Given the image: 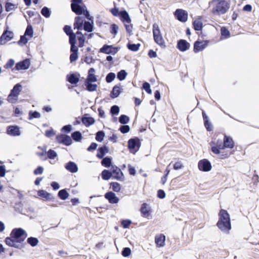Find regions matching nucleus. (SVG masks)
Returning <instances> with one entry per match:
<instances>
[{
	"label": "nucleus",
	"instance_id": "1",
	"mask_svg": "<svg viewBox=\"0 0 259 259\" xmlns=\"http://www.w3.org/2000/svg\"><path fill=\"white\" fill-rule=\"evenodd\" d=\"M27 237V233L22 228H14L10 235L5 239L6 244L11 247L22 249L24 246V241Z\"/></svg>",
	"mask_w": 259,
	"mask_h": 259
},
{
	"label": "nucleus",
	"instance_id": "2",
	"mask_svg": "<svg viewBox=\"0 0 259 259\" xmlns=\"http://www.w3.org/2000/svg\"><path fill=\"white\" fill-rule=\"evenodd\" d=\"M26 14L29 16L28 19L26 15H24V17L26 18L27 22V26L23 34L20 36V38L17 41H13L9 44H17L21 47L25 46L29 40L32 38V25L31 24L30 18L32 17V11L29 10L26 11Z\"/></svg>",
	"mask_w": 259,
	"mask_h": 259
},
{
	"label": "nucleus",
	"instance_id": "3",
	"mask_svg": "<svg viewBox=\"0 0 259 259\" xmlns=\"http://www.w3.org/2000/svg\"><path fill=\"white\" fill-rule=\"evenodd\" d=\"M219 217L217 226L222 231L228 233L231 229L229 214L226 210L222 209L219 212Z\"/></svg>",
	"mask_w": 259,
	"mask_h": 259
},
{
	"label": "nucleus",
	"instance_id": "4",
	"mask_svg": "<svg viewBox=\"0 0 259 259\" xmlns=\"http://www.w3.org/2000/svg\"><path fill=\"white\" fill-rule=\"evenodd\" d=\"M217 2L215 7L212 10L214 14H223L227 12L229 9V4L226 0H213Z\"/></svg>",
	"mask_w": 259,
	"mask_h": 259
},
{
	"label": "nucleus",
	"instance_id": "5",
	"mask_svg": "<svg viewBox=\"0 0 259 259\" xmlns=\"http://www.w3.org/2000/svg\"><path fill=\"white\" fill-rule=\"evenodd\" d=\"M152 31L155 42L161 47L164 48L165 47V41L157 24L154 23L153 25Z\"/></svg>",
	"mask_w": 259,
	"mask_h": 259
},
{
	"label": "nucleus",
	"instance_id": "6",
	"mask_svg": "<svg viewBox=\"0 0 259 259\" xmlns=\"http://www.w3.org/2000/svg\"><path fill=\"white\" fill-rule=\"evenodd\" d=\"M14 35L12 31L9 30L8 28L5 30L0 36V45H4L8 41L11 40L14 38Z\"/></svg>",
	"mask_w": 259,
	"mask_h": 259
},
{
	"label": "nucleus",
	"instance_id": "7",
	"mask_svg": "<svg viewBox=\"0 0 259 259\" xmlns=\"http://www.w3.org/2000/svg\"><path fill=\"white\" fill-rule=\"evenodd\" d=\"M6 133L13 137L19 136L21 134L20 127L16 124L8 126L6 128Z\"/></svg>",
	"mask_w": 259,
	"mask_h": 259
},
{
	"label": "nucleus",
	"instance_id": "8",
	"mask_svg": "<svg viewBox=\"0 0 259 259\" xmlns=\"http://www.w3.org/2000/svg\"><path fill=\"white\" fill-rule=\"evenodd\" d=\"M209 41L205 40H197L194 44L193 51L195 53L202 51L208 45Z\"/></svg>",
	"mask_w": 259,
	"mask_h": 259
},
{
	"label": "nucleus",
	"instance_id": "9",
	"mask_svg": "<svg viewBox=\"0 0 259 259\" xmlns=\"http://www.w3.org/2000/svg\"><path fill=\"white\" fill-rule=\"evenodd\" d=\"M112 176L115 179L122 181L124 180V176L121 169L116 166H112L111 168Z\"/></svg>",
	"mask_w": 259,
	"mask_h": 259
},
{
	"label": "nucleus",
	"instance_id": "10",
	"mask_svg": "<svg viewBox=\"0 0 259 259\" xmlns=\"http://www.w3.org/2000/svg\"><path fill=\"white\" fill-rule=\"evenodd\" d=\"M178 20L182 22H186L188 19V13L182 9H177L174 14Z\"/></svg>",
	"mask_w": 259,
	"mask_h": 259
},
{
	"label": "nucleus",
	"instance_id": "11",
	"mask_svg": "<svg viewBox=\"0 0 259 259\" xmlns=\"http://www.w3.org/2000/svg\"><path fill=\"white\" fill-rule=\"evenodd\" d=\"M198 166L200 170L203 171H208L211 169V163L208 160L206 159H204L199 161L198 162Z\"/></svg>",
	"mask_w": 259,
	"mask_h": 259
},
{
	"label": "nucleus",
	"instance_id": "12",
	"mask_svg": "<svg viewBox=\"0 0 259 259\" xmlns=\"http://www.w3.org/2000/svg\"><path fill=\"white\" fill-rule=\"evenodd\" d=\"M234 144L233 139L230 137L225 136L224 139V144L222 145L221 144H220L219 148L220 149H231L234 147Z\"/></svg>",
	"mask_w": 259,
	"mask_h": 259
},
{
	"label": "nucleus",
	"instance_id": "13",
	"mask_svg": "<svg viewBox=\"0 0 259 259\" xmlns=\"http://www.w3.org/2000/svg\"><path fill=\"white\" fill-rule=\"evenodd\" d=\"M56 139L59 143H63L67 146L71 145L72 143L71 138L67 135H61L58 136Z\"/></svg>",
	"mask_w": 259,
	"mask_h": 259
},
{
	"label": "nucleus",
	"instance_id": "14",
	"mask_svg": "<svg viewBox=\"0 0 259 259\" xmlns=\"http://www.w3.org/2000/svg\"><path fill=\"white\" fill-rule=\"evenodd\" d=\"M100 51L106 54H115L118 52V49L112 46L104 45Z\"/></svg>",
	"mask_w": 259,
	"mask_h": 259
},
{
	"label": "nucleus",
	"instance_id": "15",
	"mask_svg": "<svg viewBox=\"0 0 259 259\" xmlns=\"http://www.w3.org/2000/svg\"><path fill=\"white\" fill-rule=\"evenodd\" d=\"M190 47V44L186 40L181 39L178 41L177 48L182 52H185L188 50Z\"/></svg>",
	"mask_w": 259,
	"mask_h": 259
},
{
	"label": "nucleus",
	"instance_id": "16",
	"mask_svg": "<svg viewBox=\"0 0 259 259\" xmlns=\"http://www.w3.org/2000/svg\"><path fill=\"white\" fill-rule=\"evenodd\" d=\"M105 197L110 203H117L119 201V199L116 196L115 194L112 192L106 193Z\"/></svg>",
	"mask_w": 259,
	"mask_h": 259
},
{
	"label": "nucleus",
	"instance_id": "17",
	"mask_svg": "<svg viewBox=\"0 0 259 259\" xmlns=\"http://www.w3.org/2000/svg\"><path fill=\"white\" fill-rule=\"evenodd\" d=\"M79 74L77 73H72L67 76V80L72 84H76L79 81Z\"/></svg>",
	"mask_w": 259,
	"mask_h": 259
},
{
	"label": "nucleus",
	"instance_id": "18",
	"mask_svg": "<svg viewBox=\"0 0 259 259\" xmlns=\"http://www.w3.org/2000/svg\"><path fill=\"white\" fill-rule=\"evenodd\" d=\"M4 66L6 69L11 68L12 72L16 73L17 71L27 70L30 66Z\"/></svg>",
	"mask_w": 259,
	"mask_h": 259
},
{
	"label": "nucleus",
	"instance_id": "19",
	"mask_svg": "<svg viewBox=\"0 0 259 259\" xmlns=\"http://www.w3.org/2000/svg\"><path fill=\"white\" fill-rule=\"evenodd\" d=\"M65 168L71 172L75 173L78 171V167L75 163L70 161L66 163L65 166Z\"/></svg>",
	"mask_w": 259,
	"mask_h": 259
},
{
	"label": "nucleus",
	"instance_id": "20",
	"mask_svg": "<svg viewBox=\"0 0 259 259\" xmlns=\"http://www.w3.org/2000/svg\"><path fill=\"white\" fill-rule=\"evenodd\" d=\"M71 7L73 12L75 13L77 15L82 14L84 10L83 7L79 6L78 4L71 3Z\"/></svg>",
	"mask_w": 259,
	"mask_h": 259
},
{
	"label": "nucleus",
	"instance_id": "21",
	"mask_svg": "<svg viewBox=\"0 0 259 259\" xmlns=\"http://www.w3.org/2000/svg\"><path fill=\"white\" fill-rule=\"evenodd\" d=\"M149 211V208L147 207V205L146 203H144L142 205L141 212L143 217L148 218V219H150L151 215Z\"/></svg>",
	"mask_w": 259,
	"mask_h": 259
},
{
	"label": "nucleus",
	"instance_id": "22",
	"mask_svg": "<svg viewBox=\"0 0 259 259\" xmlns=\"http://www.w3.org/2000/svg\"><path fill=\"white\" fill-rule=\"evenodd\" d=\"M165 240V237L163 234H160L155 237V243L159 247L164 246Z\"/></svg>",
	"mask_w": 259,
	"mask_h": 259
},
{
	"label": "nucleus",
	"instance_id": "23",
	"mask_svg": "<svg viewBox=\"0 0 259 259\" xmlns=\"http://www.w3.org/2000/svg\"><path fill=\"white\" fill-rule=\"evenodd\" d=\"M119 16H120L122 21L123 22H126L127 24H130L131 20L127 12L125 11H122L119 12Z\"/></svg>",
	"mask_w": 259,
	"mask_h": 259
},
{
	"label": "nucleus",
	"instance_id": "24",
	"mask_svg": "<svg viewBox=\"0 0 259 259\" xmlns=\"http://www.w3.org/2000/svg\"><path fill=\"white\" fill-rule=\"evenodd\" d=\"M83 20L80 17H76L75 19V23L74 24V29L80 30L82 29L83 23Z\"/></svg>",
	"mask_w": 259,
	"mask_h": 259
},
{
	"label": "nucleus",
	"instance_id": "25",
	"mask_svg": "<svg viewBox=\"0 0 259 259\" xmlns=\"http://www.w3.org/2000/svg\"><path fill=\"white\" fill-rule=\"evenodd\" d=\"M95 70L93 68H91L89 71V74L85 82H96L97 81V77L94 74Z\"/></svg>",
	"mask_w": 259,
	"mask_h": 259
},
{
	"label": "nucleus",
	"instance_id": "26",
	"mask_svg": "<svg viewBox=\"0 0 259 259\" xmlns=\"http://www.w3.org/2000/svg\"><path fill=\"white\" fill-rule=\"evenodd\" d=\"M18 4H15L7 0L5 3V11L7 12H10L12 10L17 8Z\"/></svg>",
	"mask_w": 259,
	"mask_h": 259
},
{
	"label": "nucleus",
	"instance_id": "27",
	"mask_svg": "<svg viewBox=\"0 0 259 259\" xmlns=\"http://www.w3.org/2000/svg\"><path fill=\"white\" fill-rule=\"evenodd\" d=\"M193 26L195 30L199 31L201 30L203 24L201 20V18L199 17L198 18L195 20L193 22Z\"/></svg>",
	"mask_w": 259,
	"mask_h": 259
},
{
	"label": "nucleus",
	"instance_id": "28",
	"mask_svg": "<svg viewBox=\"0 0 259 259\" xmlns=\"http://www.w3.org/2000/svg\"><path fill=\"white\" fill-rule=\"evenodd\" d=\"M22 85L20 83H17L15 84L12 89L11 90L10 92L15 94V96L17 95L19 96L20 93L22 91Z\"/></svg>",
	"mask_w": 259,
	"mask_h": 259
},
{
	"label": "nucleus",
	"instance_id": "29",
	"mask_svg": "<svg viewBox=\"0 0 259 259\" xmlns=\"http://www.w3.org/2000/svg\"><path fill=\"white\" fill-rule=\"evenodd\" d=\"M120 94V88L119 86L115 85L113 87L111 94L110 97L112 98H115L119 96Z\"/></svg>",
	"mask_w": 259,
	"mask_h": 259
},
{
	"label": "nucleus",
	"instance_id": "30",
	"mask_svg": "<svg viewBox=\"0 0 259 259\" xmlns=\"http://www.w3.org/2000/svg\"><path fill=\"white\" fill-rule=\"evenodd\" d=\"M108 149L106 147L103 146L100 147L98 150L97 156L99 158H102L105 155V153L108 152Z\"/></svg>",
	"mask_w": 259,
	"mask_h": 259
},
{
	"label": "nucleus",
	"instance_id": "31",
	"mask_svg": "<svg viewBox=\"0 0 259 259\" xmlns=\"http://www.w3.org/2000/svg\"><path fill=\"white\" fill-rule=\"evenodd\" d=\"M82 122L85 126H89L94 123L95 120L93 117H83L82 118Z\"/></svg>",
	"mask_w": 259,
	"mask_h": 259
},
{
	"label": "nucleus",
	"instance_id": "32",
	"mask_svg": "<svg viewBox=\"0 0 259 259\" xmlns=\"http://www.w3.org/2000/svg\"><path fill=\"white\" fill-rule=\"evenodd\" d=\"M15 94L12 93L10 92L7 97V101L12 104L16 103L18 100V96L17 95L16 96L15 95Z\"/></svg>",
	"mask_w": 259,
	"mask_h": 259
},
{
	"label": "nucleus",
	"instance_id": "33",
	"mask_svg": "<svg viewBox=\"0 0 259 259\" xmlns=\"http://www.w3.org/2000/svg\"><path fill=\"white\" fill-rule=\"evenodd\" d=\"M139 141L134 139H130L128 142V146L129 149L131 150L135 149L138 146Z\"/></svg>",
	"mask_w": 259,
	"mask_h": 259
},
{
	"label": "nucleus",
	"instance_id": "34",
	"mask_svg": "<svg viewBox=\"0 0 259 259\" xmlns=\"http://www.w3.org/2000/svg\"><path fill=\"white\" fill-rule=\"evenodd\" d=\"M0 163H2V164L0 165V177L3 178L5 176L6 172H9L10 170H6V166L3 164V162L2 161L0 160Z\"/></svg>",
	"mask_w": 259,
	"mask_h": 259
},
{
	"label": "nucleus",
	"instance_id": "35",
	"mask_svg": "<svg viewBox=\"0 0 259 259\" xmlns=\"http://www.w3.org/2000/svg\"><path fill=\"white\" fill-rule=\"evenodd\" d=\"M101 175L103 179L105 180H108L112 177L111 171H109L106 169L103 170Z\"/></svg>",
	"mask_w": 259,
	"mask_h": 259
},
{
	"label": "nucleus",
	"instance_id": "36",
	"mask_svg": "<svg viewBox=\"0 0 259 259\" xmlns=\"http://www.w3.org/2000/svg\"><path fill=\"white\" fill-rule=\"evenodd\" d=\"M58 196L62 200H65L68 197L69 194L65 189H63L59 192Z\"/></svg>",
	"mask_w": 259,
	"mask_h": 259
},
{
	"label": "nucleus",
	"instance_id": "37",
	"mask_svg": "<svg viewBox=\"0 0 259 259\" xmlns=\"http://www.w3.org/2000/svg\"><path fill=\"white\" fill-rule=\"evenodd\" d=\"M77 39L79 41V46L81 47L83 46L84 41V37L83 35L79 31L76 32Z\"/></svg>",
	"mask_w": 259,
	"mask_h": 259
},
{
	"label": "nucleus",
	"instance_id": "38",
	"mask_svg": "<svg viewBox=\"0 0 259 259\" xmlns=\"http://www.w3.org/2000/svg\"><path fill=\"white\" fill-rule=\"evenodd\" d=\"M39 196L42 197L46 199H50L51 194L44 190H40L38 192Z\"/></svg>",
	"mask_w": 259,
	"mask_h": 259
},
{
	"label": "nucleus",
	"instance_id": "39",
	"mask_svg": "<svg viewBox=\"0 0 259 259\" xmlns=\"http://www.w3.org/2000/svg\"><path fill=\"white\" fill-rule=\"evenodd\" d=\"M71 136L73 139L75 141H79L82 138L81 134L79 132H75L73 133Z\"/></svg>",
	"mask_w": 259,
	"mask_h": 259
},
{
	"label": "nucleus",
	"instance_id": "40",
	"mask_svg": "<svg viewBox=\"0 0 259 259\" xmlns=\"http://www.w3.org/2000/svg\"><path fill=\"white\" fill-rule=\"evenodd\" d=\"M101 163L105 167H109L111 163V159L109 157H106L102 160Z\"/></svg>",
	"mask_w": 259,
	"mask_h": 259
},
{
	"label": "nucleus",
	"instance_id": "41",
	"mask_svg": "<svg viewBox=\"0 0 259 259\" xmlns=\"http://www.w3.org/2000/svg\"><path fill=\"white\" fill-rule=\"evenodd\" d=\"M87 90L90 92H93L96 90L97 85L96 84H92L90 82H85Z\"/></svg>",
	"mask_w": 259,
	"mask_h": 259
},
{
	"label": "nucleus",
	"instance_id": "42",
	"mask_svg": "<svg viewBox=\"0 0 259 259\" xmlns=\"http://www.w3.org/2000/svg\"><path fill=\"white\" fill-rule=\"evenodd\" d=\"M127 75V73L125 70H122L117 73V78L119 80H124Z\"/></svg>",
	"mask_w": 259,
	"mask_h": 259
},
{
	"label": "nucleus",
	"instance_id": "43",
	"mask_svg": "<svg viewBox=\"0 0 259 259\" xmlns=\"http://www.w3.org/2000/svg\"><path fill=\"white\" fill-rule=\"evenodd\" d=\"M105 137V133L103 131H99L96 134V139L98 142H102Z\"/></svg>",
	"mask_w": 259,
	"mask_h": 259
},
{
	"label": "nucleus",
	"instance_id": "44",
	"mask_svg": "<svg viewBox=\"0 0 259 259\" xmlns=\"http://www.w3.org/2000/svg\"><path fill=\"white\" fill-rule=\"evenodd\" d=\"M129 117L125 115H121L119 119V121L121 124H126L129 121Z\"/></svg>",
	"mask_w": 259,
	"mask_h": 259
},
{
	"label": "nucleus",
	"instance_id": "45",
	"mask_svg": "<svg viewBox=\"0 0 259 259\" xmlns=\"http://www.w3.org/2000/svg\"><path fill=\"white\" fill-rule=\"evenodd\" d=\"M115 78V74L114 73L110 72L107 74L106 77V81L108 83L112 82Z\"/></svg>",
	"mask_w": 259,
	"mask_h": 259
},
{
	"label": "nucleus",
	"instance_id": "46",
	"mask_svg": "<svg viewBox=\"0 0 259 259\" xmlns=\"http://www.w3.org/2000/svg\"><path fill=\"white\" fill-rule=\"evenodd\" d=\"M93 25L89 22H85L84 24V29L88 32L93 31Z\"/></svg>",
	"mask_w": 259,
	"mask_h": 259
},
{
	"label": "nucleus",
	"instance_id": "47",
	"mask_svg": "<svg viewBox=\"0 0 259 259\" xmlns=\"http://www.w3.org/2000/svg\"><path fill=\"white\" fill-rule=\"evenodd\" d=\"M111 186L114 191L119 192L120 190L121 187L119 184L116 182H113L111 183Z\"/></svg>",
	"mask_w": 259,
	"mask_h": 259
},
{
	"label": "nucleus",
	"instance_id": "48",
	"mask_svg": "<svg viewBox=\"0 0 259 259\" xmlns=\"http://www.w3.org/2000/svg\"><path fill=\"white\" fill-rule=\"evenodd\" d=\"M221 31L222 37H223L224 38H226L230 35L229 31L225 27L221 28Z\"/></svg>",
	"mask_w": 259,
	"mask_h": 259
},
{
	"label": "nucleus",
	"instance_id": "49",
	"mask_svg": "<svg viewBox=\"0 0 259 259\" xmlns=\"http://www.w3.org/2000/svg\"><path fill=\"white\" fill-rule=\"evenodd\" d=\"M14 110L13 111V115L15 117H19L23 114V112L18 107H14Z\"/></svg>",
	"mask_w": 259,
	"mask_h": 259
},
{
	"label": "nucleus",
	"instance_id": "50",
	"mask_svg": "<svg viewBox=\"0 0 259 259\" xmlns=\"http://www.w3.org/2000/svg\"><path fill=\"white\" fill-rule=\"evenodd\" d=\"M41 13L43 16H44L46 18H48L50 16V11L47 7H44L41 10Z\"/></svg>",
	"mask_w": 259,
	"mask_h": 259
},
{
	"label": "nucleus",
	"instance_id": "51",
	"mask_svg": "<svg viewBox=\"0 0 259 259\" xmlns=\"http://www.w3.org/2000/svg\"><path fill=\"white\" fill-rule=\"evenodd\" d=\"M15 210L16 211L21 213L22 214H25L24 212H23V209L22 207L21 206V203L19 202L18 203H16V205L15 206Z\"/></svg>",
	"mask_w": 259,
	"mask_h": 259
},
{
	"label": "nucleus",
	"instance_id": "52",
	"mask_svg": "<svg viewBox=\"0 0 259 259\" xmlns=\"http://www.w3.org/2000/svg\"><path fill=\"white\" fill-rule=\"evenodd\" d=\"M118 29V26L115 24H112L110 26V32L114 35L117 34Z\"/></svg>",
	"mask_w": 259,
	"mask_h": 259
},
{
	"label": "nucleus",
	"instance_id": "53",
	"mask_svg": "<svg viewBox=\"0 0 259 259\" xmlns=\"http://www.w3.org/2000/svg\"><path fill=\"white\" fill-rule=\"evenodd\" d=\"M143 88L146 91V92L151 94L152 93L151 90L150 89V85L149 83L145 82L143 84Z\"/></svg>",
	"mask_w": 259,
	"mask_h": 259
},
{
	"label": "nucleus",
	"instance_id": "54",
	"mask_svg": "<svg viewBox=\"0 0 259 259\" xmlns=\"http://www.w3.org/2000/svg\"><path fill=\"white\" fill-rule=\"evenodd\" d=\"M140 47L139 44H128V48L133 51H137L139 50Z\"/></svg>",
	"mask_w": 259,
	"mask_h": 259
},
{
	"label": "nucleus",
	"instance_id": "55",
	"mask_svg": "<svg viewBox=\"0 0 259 259\" xmlns=\"http://www.w3.org/2000/svg\"><path fill=\"white\" fill-rule=\"evenodd\" d=\"M69 42L71 46L75 45L76 43V35L74 33L70 34L69 35Z\"/></svg>",
	"mask_w": 259,
	"mask_h": 259
},
{
	"label": "nucleus",
	"instance_id": "56",
	"mask_svg": "<svg viewBox=\"0 0 259 259\" xmlns=\"http://www.w3.org/2000/svg\"><path fill=\"white\" fill-rule=\"evenodd\" d=\"M131 253V250L130 248L125 247L124 248L122 251V254L123 256L125 257H127L130 255Z\"/></svg>",
	"mask_w": 259,
	"mask_h": 259
},
{
	"label": "nucleus",
	"instance_id": "57",
	"mask_svg": "<svg viewBox=\"0 0 259 259\" xmlns=\"http://www.w3.org/2000/svg\"><path fill=\"white\" fill-rule=\"evenodd\" d=\"M110 111L112 114H118L119 112V108L118 106L114 105L111 108Z\"/></svg>",
	"mask_w": 259,
	"mask_h": 259
},
{
	"label": "nucleus",
	"instance_id": "58",
	"mask_svg": "<svg viewBox=\"0 0 259 259\" xmlns=\"http://www.w3.org/2000/svg\"><path fill=\"white\" fill-rule=\"evenodd\" d=\"M216 144L217 145V146H212L211 147V151L214 153L216 154H219L220 153V150L221 149L219 148L220 144H219L218 143Z\"/></svg>",
	"mask_w": 259,
	"mask_h": 259
},
{
	"label": "nucleus",
	"instance_id": "59",
	"mask_svg": "<svg viewBox=\"0 0 259 259\" xmlns=\"http://www.w3.org/2000/svg\"><path fill=\"white\" fill-rule=\"evenodd\" d=\"M48 156L50 159H54L56 157H57V153L52 150H50L48 152Z\"/></svg>",
	"mask_w": 259,
	"mask_h": 259
},
{
	"label": "nucleus",
	"instance_id": "60",
	"mask_svg": "<svg viewBox=\"0 0 259 259\" xmlns=\"http://www.w3.org/2000/svg\"><path fill=\"white\" fill-rule=\"evenodd\" d=\"M130 128L128 125H122L120 127V131L122 133H127L130 131Z\"/></svg>",
	"mask_w": 259,
	"mask_h": 259
},
{
	"label": "nucleus",
	"instance_id": "61",
	"mask_svg": "<svg viewBox=\"0 0 259 259\" xmlns=\"http://www.w3.org/2000/svg\"><path fill=\"white\" fill-rule=\"evenodd\" d=\"M183 167L182 163L180 161L176 162L174 165V168L175 170H178Z\"/></svg>",
	"mask_w": 259,
	"mask_h": 259
},
{
	"label": "nucleus",
	"instance_id": "62",
	"mask_svg": "<svg viewBox=\"0 0 259 259\" xmlns=\"http://www.w3.org/2000/svg\"><path fill=\"white\" fill-rule=\"evenodd\" d=\"M64 31L68 35H70V34L73 33L71 32V27L68 25L65 26L64 27Z\"/></svg>",
	"mask_w": 259,
	"mask_h": 259
},
{
	"label": "nucleus",
	"instance_id": "63",
	"mask_svg": "<svg viewBox=\"0 0 259 259\" xmlns=\"http://www.w3.org/2000/svg\"><path fill=\"white\" fill-rule=\"evenodd\" d=\"M131 224V221L130 220H123L121 222V224L124 228H128Z\"/></svg>",
	"mask_w": 259,
	"mask_h": 259
},
{
	"label": "nucleus",
	"instance_id": "64",
	"mask_svg": "<svg viewBox=\"0 0 259 259\" xmlns=\"http://www.w3.org/2000/svg\"><path fill=\"white\" fill-rule=\"evenodd\" d=\"M204 122V125L206 128L207 130L208 131H210L212 130V127L211 123L209 121H206Z\"/></svg>",
	"mask_w": 259,
	"mask_h": 259
}]
</instances>
